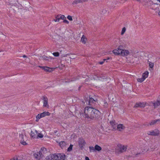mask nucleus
I'll return each mask as SVG.
<instances>
[{"label":"nucleus","mask_w":160,"mask_h":160,"mask_svg":"<svg viewBox=\"0 0 160 160\" xmlns=\"http://www.w3.org/2000/svg\"><path fill=\"white\" fill-rule=\"evenodd\" d=\"M67 18L70 21H72V17L70 15H68L67 17Z\"/></svg>","instance_id":"4c0bfd02"},{"label":"nucleus","mask_w":160,"mask_h":160,"mask_svg":"<svg viewBox=\"0 0 160 160\" xmlns=\"http://www.w3.org/2000/svg\"><path fill=\"white\" fill-rule=\"evenodd\" d=\"M149 62V64L150 67L152 68H153L154 65V63H153L151 62Z\"/></svg>","instance_id":"c85d7f7f"},{"label":"nucleus","mask_w":160,"mask_h":160,"mask_svg":"<svg viewBox=\"0 0 160 160\" xmlns=\"http://www.w3.org/2000/svg\"><path fill=\"white\" fill-rule=\"evenodd\" d=\"M82 2L81 0H75L72 2V4H77Z\"/></svg>","instance_id":"b1692460"},{"label":"nucleus","mask_w":160,"mask_h":160,"mask_svg":"<svg viewBox=\"0 0 160 160\" xmlns=\"http://www.w3.org/2000/svg\"><path fill=\"white\" fill-rule=\"evenodd\" d=\"M95 150L99 151L102 150V148L98 145H96L95 146Z\"/></svg>","instance_id":"4be33fe9"},{"label":"nucleus","mask_w":160,"mask_h":160,"mask_svg":"<svg viewBox=\"0 0 160 160\" xmlns=\"http://www.w3.org/2000/svg\"><path fill=\"white\" fill-rule=\"evenodd\" d=\"M82 114L86 118L93 119L98 118L100 114L99 110L96 109L92 107H86L84 109V113Z\"/></svg>","instance_id":"f257e3e1"},{"label":"nucleus","mask_w":160,"mask_h":160,"mask_svg":"<svg viewBox=\"0 0 160 160\" xmlns=\"http://www.w3.org/2000/svg\"><path fill=\"white\" fill-rule=\"evenodd\" d=\"M125 31H126V28L125 27L123 28L122 29V31L121 32V34L122 35H123L124 34V33H125Z\"/></svg>","instance_id":"2f4dec72"},{"label":"nucleus","mask_w":160,"mask_h":160,"mask_svg":"<svg viewBox=\"0 0 160 160\" xmlns=\"http://www.w3.org/2000/svg\"><path fill=\"white\" fill-rule=\"evenodd\" d=\"M122 46L118 47V48L113 51V52L116 55H121L122 56H127L129 54V51L127 50L123 49Z\"/></svg>","instance_id":"f03ea898"},{"label":"nucleus","mask_w":160,"mask_h":160,"mask_svg":"<svg viewBox=\"0 0 160 160\" xmlns=\"http://www.w3.org/2000/svg\"><path fill=\"white\" fill-rule=\"evenodd\" d=\"M54 21L55 22H59V20H58L56 18H55V19H54Z\"/></svg>","instance_id":"c03bdc74"},{"label":"nucleus","mask_w":160,"mask_h":160,"mask_svg":"<svg viewBox=\"0 0 160 160\" xmlns=\"http://www.w3.org/2000/svg\"><path fill=\"white\" fill-rule=\"evenodd\" d=\"M39 152L41 154L43 157L44 156V155L47 152V151L46 149L45 148L43 147L41 148V149Z\"/></svg>","instance_id":"f8f14e48"},{"label":"nucleus","mask_w":160,"mask_h":160,"mask_svg":"<svg viewBox=\"0 0 160 160\" xmlns=\"http://www.w3.org/2000/svg\"><path fill=\"white\" fill-rule=\"evenodd\" d=\"M144 80V78H143L142 77L141 78H139L138 79V82H142Z\"/></svg>","instance_id":"7c9ffc66"},{"label":"nucleus","mask_w":160,"mask_h":160,"mask_svg":"<svg viewBox=\"0 0 160 160\" xmlns=\"http://www.w3.org/2000/svg\"><path fill=\"white\" fill-rule=\"evenodd\" d=\"M56 155L55 154H50L46 157V159L48 160H54L55 158L56 157Z\"/></svg>","instance_id":"1a4fd4ad"},{"label":"nucleus","mask_w":160,"mask_h":160,"mask_svg":"<svg viewBox=\"0 0 160 160\" xmlns=\"http://www.w3.org/2000/svg\"><path fill=\"white\" fill-rule=\"evenodd\" d=\"M140 154V153H137V154H136V155H138V154Z\"/></svg>","instance_id":"603ef678"},{"label":"nucleus","mask_w":160,"mask_h":160,"mask_svg":"<svg viewBox=\"0 0 160 160\" xmlns=\"http://www.w3.org/2000/svg\"><path fill=\"white\" fill-rule=\"evenodd\" d=\"M158 14L160 16V11H159L158 12Z\"/></svg>","instance_id":"8fccbe9b"},{"label":"nucleus","mask_w":160,"mask_h":160,"mask_svg":"<svg viewBox=\"0 0 160 160\" xmlns=\"http://www.w3.org/2000/svg\"><path fill=\"white\" fill-rule=\"evenodd\" d=\"M63 22L64 23H66L67 24H68L69 23V22L66 20V19H65L63 20Z\"/></svg>","instance_id":"58836bf2"},{"label":"nucleus","mask_w":160,"mask_h":160,"mask_svg":"<svg viewBox=\"0 0 160 160\" xmlns=\"http://www.w3.org/2000/svg\"><path fill=\"white\" fill-rule=\"evenodd\" d=\"M56 157L58 158H60L61 159L64 160L65 159L66 155L62 153H58L56 155Z\"/></svg>","instance_id":"4468645a"},{"label":"nucleus","mask_w":160,"mask_h":160,"mask_svg":"<svg viewBox=\"0 0 160 160\" xmlns=\"http://www.w3.org/2000/svg\"><path fill=\"white\" fill-rule=\"evenodd\" d=\"M60 18H61V19L63 20H64L65 19H66V17L64 15H61Z\"/></svg>","instance_id":"f704fd0d"},{"label":"nucleus","mask_w":160,"mask_h":160,"mask_svg":"<svg viewBox=\"0 0 160 160\" xmlns=\"http://www.w3.org/2000/svg\"><path fill=\"white\" fill-rule=\"evenodd\" d=\"M86 40L87 38L85 37L84 35H82L81 39V41L82 42L85 44L86 42Z\"/></svg>","instance_id":"412c9836"},{"label":"nucleus","mask_w":160,"mask_h":160,"mask_svg":"<svg viewBox=\"0 0 160 160\" xmlns=\"http://www.w3.org/2000/svg\"><path fill=\"white\" fill-rule=\"evenodd\" d=\"M125 128V127L122 124L118 125L117 129L119 131H121Z\"/></svg>","instance_id":"f3484780"},{"label":"nucleus","mask_w":160,"mask_h":160,"mask_svg":"<svg viewBox=\"0 0 160 160\" xmlns=\"http://www.w3.org/2000/svg\"><path fill=\"white\" fill-rule=\"evenodd\" d=\"M20 142L22 144L24 145H26L27 144L26 142L24 141V140H20Z\"/></svg>","instance_id":"72a5a7b5"},{"label":"nucleus","mask_w":160,"mask_h":160,"mask_svg":"<svg viewBox=\"0 0 160 160\" xmlns=\"http://www.w3.org/2000/svg\"><path fill=\"white\" fill-rule=\"evenodd\" d=\"M42 58L46 61H48L49 60V58L45 55H43L42 56Z\"/></svg>","instance_id":"bb28decb"},{"label":"nucleus","mask_w":160,"mask_h":160,"mask_svg":"<svg viewBox=\"0 0 160 160\" xmlns=\"http://www.w3.org/2000/svg\"><path fill=\"white\" fill-rule=\"evenodd\" d=\"M160 121V119H158L156 120H155L152 121L149 123V125L151 126L153 125H154L156 124V123L158 122H159Z\"/></svg>","instance_id":"6ab92c4d"},{"label":"nucleus","mask_w":160,"mask_h":160,"mask_svg":"<svg viewBox=\"0 0 160 160\" xmlns=\"http://www.w3.org/2000/svg\"><path fill=\"white\" fill-rule=\"evenodd\" d=\"M73 145H70L69 147L68 148L67 151L68 152H70L72 150Z\"/></svg>","instance_id":"cd10ccee"},{"label":"nucleus","mask_w":160,"mask_h":160,"mask_svg":"<svg viewBox=\"0 0 160 160\" xmlns=\"http://www.w3.org/2000/svg\"><path fill=\"white\" fill-rule=\"evenodd\" d=\"M59 146L62 148V147H64L66 146V145L65 142L64 141H62L59 142Z\"/></svg>","instance_id":"aec40b11"},{"label":"nucleus","mask_w":160,"mask_h":160,"mask_svg":"<svg viewBox=\"0 0 160 160\" xmlns=\"http://www.w3.org/2000/svg\"><path fill=\"white\" fill-rule=\"evenodd\" d=\"M88 102V104L90 106H92V104H95V103L96 102V101L93 98H89V100Z\"/></svg>","instance_id":"2eb2a0df"},{"label":"nucleus","mask_w":160,"mask_h":160,"mask_svg":"<svg viewBox=\"0 0 160 160\" xmlns=\"http://www.w3.org/2000/svg\"><path fill=\"white\" fill-rule=\"evenodd\" d=\"M54 160H61L59 158L56 157L55 158V159Z\"/></svg>","instance_id":"37998d69"},{"label":"nucleus","mask_w":160,"mask_h":160,"mask_svg":"<svg viewBox=\"0 0 160 160\" xmlns=\"http://www.w3.org/2000/svg\"><path fill=\"white\" fill-rule=\"evenodd\" d=\"M38 133L37 131L36 130H35L34 132H33L32 131H31V137L32 138H34L37 137V134Z\"/></svg>","instance_id":"dca6fc26"},{"label":"nucleus","mask_w":160,"mask_h":160,"mask_svg":"<svg viewBox=\"0 0 160 160\" xmlns=\"http://www.w3.org/2000/svg\"><path fill=\"white\" fill-rule=\"evenodd\" d=\"M52 54L55 57H58L59 55V53L58 52H53Z\"/></svg>","instance_id":"c756f323"},{"label":"nucleus","mask_w":160,"mask_h":160,"mask_svg":"<svg viewBox=\"0 0 160 160\" xmlns=\"http://www.w3.org/2000/svg\"><path fill=\"white\" fill-rule=\"evenodd\" d=\"M23 58H26V57H27V56L25 55H23Z\"/></svg>","instance_id":"de8ad7c7"},{"label":"nucleus","mask_w":160,"mask_h":160,"mask_svg":"<svg viewBox=\"0 0 160 160\" xmlns=\"http://www.w3.org/2000/svg\"><path fill=\"white\" fill-rule=\"evenodd\" d=\"M106 60V59H103V61H104V62H105V61Z\"/></svg>","instance_id":"09e8293b"},{"label":"nucleus","mask_w":160,"mask_h":160,"mask_svg":"<svg viewBox=\"0 0 160 160\" xmlns=\"http://www.w3.org/2000/svg\"><path fill=\"white\" fill-rule=\"evenodd\" d=\"M40 114V115L41 116L42 118L46 116H49L50 115V112H45Z\"/></svg>","instance_id":"a211bd4d"},{"label":"nucleus","mask_w":160,"mask_h":160,"mask_svg":"<svg viewBox=\"0 0 160 160\" xmlns=\"http://www.w3.org/2000/svg\"><path fill=\"white\" fill-rule=\"evenodd\" d=\"M79 146L81 149H82L83 148V146L86 144L84 139L83 138H80L78 141Z\"/></svg>","instance_id":"20e7f679"},{"label":"nucleus","mask_w":160,"mask_h":160,"mask_svg":"<svg viewBox=\"0 0 160 160\" xmlns=\"http://www.w3.org/2000/svg\"><path fill=\"white\" fill-rule=\"evenodd\" d=\"M88 0H81L82 2H86Z\"/></svg>","instance_id":"49530a36"},{"label":"nucleus","mask_w":160,"mask_h":160,"mask_svg":"<svg viewBox=\"0 0 160 160\" xmlns=\"http://www.w3.org/2000/svg\"><path fill=\"white\" fill-rule=\"evenodd\" d=\"M154 0H153L152 1H151L152 3H151V8L152 9H154V8H157L158 7V4H157L156 3H155V2H154Z\"/></svg>","instance_id":"ddd939ff"},{"label":"nucleus","mask_w":160,"mask_h":160,"mask_svg":"<svg viewBox=\"0 0 160 160\" xmlns=\"http://www.w3.org/2000/svg\"><path fill=\"white\" fill-rule=\"evenodd\" d=\"M33 156L36 160H42L43 157L39 152H37L34 153Z\"/></svg>","instance_id":"423d86ee"},{"label":"nucleus","mask_w":160,"mask_h":160,"mask_svg":"<svg viewBox=\"0 0 160 160\" xmlns=\"http://www.w3.org/2000/svg\"><path fill=\"white\" fill-rule=\"evenodd\" d=\"M110 125L111 126L112 129L114 130H117V128L118 125L117 123L115 122V121H110Z\"/></svg>","instance_id":"0eeeda50"},{"label":"nucleus","mask_w":160,"mask_h":160,"mask_svg":"<svg viewBox=\"0 0 160 160\" xmlns=\"http://www.w3.org/2000/svg\"><path fill=\"white\" fill-rule=\"evenodd\" d=\"M118 147L119 152L121 153L125 152L127 149V146L121 144H118Z\"/></svg>","instance_id":"39448f33"},{"label":"nucleus","mask_w":160,"mask_h":160,"mask_svg":"<svg viewBox=\"0 0 160 160\" xmlns=\"http://www.w3.org/2000/svg\"><path fill=\"white\" fill-rule=\"evenodd\" d=\"M43 135L41 133H39L37 135V137H38L40 138H42L43 137Z\"/></svg>","instance_id":"c9c22d12"},{"label":"nucleus","mask_w":160,"mask_h":160,"mask_svg":"<svg viewBox=\"0 0 160 160\" xmlns=\"http://www.w3.org/2000/svg\"><path fill=\"white\" fill-rule=\"evenodd\" d=\"M89 148L90 150V152H94L95 151V147L94 148L92 146H90L89 147Z\"/></svg>","instance_id":"393cba45"},{"label":"nucleus","mask_w":160,"mask_h":160,"mask_svg":"<svg viewBox=\"0 0 160 160\" xmlns=\"http://www.w3.org/2000/svg\"><path fill=\"white\" fill-rule=\"evenodd\" d=\"M145 0H143V1H144Z\"/></svg>","instance_id":"5fc2aeb1"},{"label":"nucleus","mask_w":160,"mask_h":160,"mask_svg":"<svg viewBox=\"0 0 160 160\" xmlns=\"http://www.w3.org/2000/svg\"><path fill=\"white\" fill-rule=\"evenodd\" d=\"M40 114H38L36 116V121L37 122L41 118V116L40 115Z\"/></svg>","instance_id":"a878e982"},{"label":"nucleus","mask_w":160,"mask_h":160,"mask_svg":"<svg viewBox=\"0 0 160 160\" xmlns=\"http://www.w3.org/2000/svg\"><path fill=\"white\" fill-rule=\"evenodd\" d=\"M23 137L24 136L22 134H21L19 135V138L20 139V140H23Z\"/></svg>","instance_id":"e433bc0d"},{"label":"nucleus","mask_w":160,"mask_h":160,"mask_svg":"<svg viewBox=\"0 0 160 160\" xmlns=\"http://www.w3.org/2000/svg\"><path fill=\"white\" fill-rule=\"evenodd\" d=\"M11 160H18V158H14L12 159H11Z\"/></svg>","instance_id":"79ce46f5"},{"label":"nucleus","mask_w":160,"mask_h":160,"mask_svg":"<svg viewBox=\"0 0 160 160\" xmlns=\"http://www.w3.org/2000/svg\"><path fill=\"white\" fill-rule=\"evenodd\" d=\"M60 15H61V14H59V15H57L56 17H55V18H56L57 20H59L61 19V18H60Z\"/></svg>","instance_id":"473e14b6"},{"label":"nucleus","mask_w":160,"mask_h":160,"mask_svg":"<svg viewBox=\"0 0 160 160\" xmlns=\"http://www.w3.org/2000/svg\"><path fill=\"white\" fill-rule=\"evenodd\" d=\"M147 134L152 136H158L159 134V131L158 129H155L151 131L148 132Z\"/></svg>","instance_id":"7ed1b4c3"},{"label":"nucleus","mask_w":160,"mask_h":160,"mask_svg":"<svg viewBox=\"0 0 160 160\" xmlns=\"http://www.w3.org/2000/svg\"><path fill=\"white\" fill-rule=\"evenodd\" d=\"M148 72H146L143 74L142 77L144 78V80L148 77Z\"/></svg>","instance_id":"5701e85b"},{"label":"nucleus","mask_w":160,"mask_h":160,"mask_svg":"<svg viewBox=\"0 0 160 160\" xmlns=\"http://www.w3.org/2000/svg\"><path fill=\"white\" fill-rule=\"evenodd\" d=\"M85 160H90L89 158L87 157H85Z\"/></svg>","instance_id":"a18cd8bd"},{"label":"nucleus","mask_w":160,"mask_h":160,"mask_svg":"<svg viewBox=\"0 0 160 160\" xmlns=\"http://www.w3.org/2000/svg\"><path fill=\"white\" fill-rule=\"evenodd\" d=\"M99 64H100L101 65L102 64L104 63V61H101L98 62Z\"/></svg>","instance_id":"a19ab883"},{"label":"nucleus","mask_w":160,"mask_h":160,"mask_svg":"<svg viewBox=\"0 0 160 160\" xmlns=\"http://www.w3.org/2000/svg\"><path fill=\"white\" fill-rule=\"evenodd\" d=\"M143 125L146 126H149V124H148V123L147 122H146L144 124H143Z\"/></svg>","instance_id":"ea45409f"},{"label":"nucleus","mask_w":160,"mask_h":160,"mask_svg":"<svg viewBox=\"0 0 160 160\" xmlns=\"http://www.w3.org/2000/svg\"><path fill=\"white\" fill-rule=\"evenodd\" d=\"M39 67L46 72H50L52 71V68L47 67L39 66Z\"/></svg>","instance_id":"9b49d317"},{"label":"nucleus","mask_w":160,"mask_h":160,"mask_svg":"<svg viewBox=\"0 0 160 160\" xmlns=\"http://www.w3.org/2000/svg\"><path fill=\"white\" fill-rule=\"evenodd\" d=\"M43 106L45 107H48L49 105L48 104V99L47 97L44 96L43 97Z\"/></svg>","instance_id":"6e6552de"},{"label":"nucleus","mask_w":160,"mask_h":160,"mask_svg":"<svg viewBox=\"0 0 160 160\" xmlns=\"http://www.w3.org/2000/svg\"><path fill=\"white\" fill-rule=\"evenodd\" d=\"M145 106V104L143 102H140L137 103L134 106V107L135 108H138V107L144 108Z\"/></svg>","instance_id":"9d476101"},{"label":"nucleus","mask_w":160,"mask_h":160,"mask_svg":"<svg viewBox=\"0 0 160 160\" xmlns=\"http://www.w3.org/2000/svg\"><path fill=\"white\" fill-rule=\"evenodd\" d=\"M81 88V87H79V88H78L79 90H80V89Z\"/></svg>","instance_id":"3c124183"},{"label":"nucleus","mask_w":160,"mask_h":160,"mask_svg":"<svg viewBox=\"0 0 160 160\" xmlns=\"http://www.w3.org/2000/svg\"><path fill=\"white\" fill-rule=\"evenodd\" d=\"M74 80H71V81H74Z\"/></svg>","instance_id":"864d4df0"}]
</instances>
